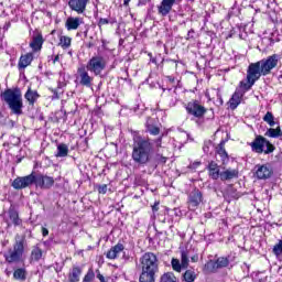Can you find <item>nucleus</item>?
Masks as SVG:
<instances>
[{"label":"nucleus","instance_id":"obj_1","mask_svg":"<svg viewBox=\"0 0 282 282\" xmlns=\"http://www.w3.org/2000/svg\"><path fill=\"white\" fill-rule=\"evenodd\" d=\"M281 58V54H272L259 62L251 63L247 69V79L240 82V87H242L245 91H250L254 83L259 80L261 76H269V74H272V69L279 67Z\"/></svg>","mask_w":282,"mask_h":282},{"label":"nucleus","instance_id":"obj_2","mask_svg":"<svg viewBox=\"0 0 282 282\" xmlns=\"http://www.w3.org/2000/svg\"><path fill=\"white\" fill-rule=\"evenodd\" d=\"M132 149V160L137 164H149L151 161V151H153V144L149 139H142V137H135Z\"/></svg>","mask_w":282,"mask_h":282},{"label":"nucleus","instance_id":"obj_3","mask_svg":"<svg viewBox=\"0 0 282 282\" xmlns=\"http://www.w3.org/2000/svg\"><path fill=\"white\" fill-rule=\"evenodd\" d=\"M1 100L8 105L14 116L23 115V94L19 88H8L0 95Z\"/></svg>","mask_w":282,"mask_h":282},{"label":"nucleus","instance_id":"obj_4","mask_svg":"<svg viewBox=\"0 0 282 282\" xmlns=\"http://www.w3.org/2000/svg\"><path fill=\"white\" fill-rule=\"evenodd\" d=\"M25 252V236L15 235L12 248H9L4 253V261L9 264L21 263Z\"/></svg>","mask_w":282,"mask_h":282},{"label":"nucleus","instance_id":"obj_5","mask_svg":"<svg viewBox=\"0 0 282 282\" xmlns=\"http://www.w3.org/2000/svg\"><path fill=\"white\" fill-rule=\"evenodd\" d=\"M141 272H150L153 274H158L160 272V261L158 260V256L153 252H145L140 258Z\"/></svg>","mask_w":282,"mask_h":282},{"label":"nucleus","instance_id":"obj_6","mask_svg":"<svg viewBox=\"0 0 282 282\" xmlns=\"http://www.w3.org/2000/svg\"><path fill=\"white\" fill-rule=\"evenodd\" d=\"M249 147H251V151L253 153H264V155H270V153H274V144H272L268 139H265L263 135H256L254 140L249 143Z\"/></svg>","mask_w":282,"mask_h":282},{"label":"nucleus","instance_id":"obj_7","mask_svg":"<svg viewBox=\"0 0 282 282\" xmlns=\"http://www.w3.org/2000/svg\"><path fill=\"white\" fill-rule=\"evenodd\" d=\"M107 67V59L100 55L93 56L86 64L87 72H90L95 76H100Z\"/></svg>","mask_w":282,"mask_h":282},{"label":"nucleus","instance_id":"obj_8","mask_svg":"<svg viewBox=\"0 0 282 282\" xmlns=\"http://www.w3.org/2000/svg\"><path fill=\"white\" fill-rule=\"evenodd\" d=\"M191 259V253L188 252V249L181 250V262L180 259L173 258L171 260V265L174 272H182V270H186L188 268V263Z\"/></svg>","mask_w":282,"mask_h":282},{"label":"nucleus","instance_id":"obj_9","mask_svg":"<svg viewBox=\"0 0 282 282\" xmlns=\"http://www.w3.org/2000/svg\"><path fill=\"white\" fill-rule=\"evenodd\" d=\"M36 182V174L31 173L26 176H19L12 182V187L15 188V191H21L23 188H29V186H32V184H35Z\"/></svg>","mask_w":282,"mask_h":282},{"label":"nucleus","instance_id":"obj_10","mask_svg":"<svg viewBox=\"0 0 282 282\" xmlns=\"http://www.w3.org/2000/svg\"><path fill=\"white\" fill-rule=\"evenodd\" d=\"M203 202L204 195L202 194V191L195 188L188 194L187 206L189 210H197Z\"/></svg>","mask_w":282,"mask_h":282},{"label":"nucleus","instance_id":"obj_11","mask_svg":"<svg viewBox=\"0 0 282 282\" xmlns=\"http://www.w3.org/2000/svg\"><path fill=\"white\" fill-rule=\"evenodd\" d=\"M185 109L187 113H189V116H194V118H204L206 115V107L202 106L197 100L189 101Z\"/></svg>","mask_w":282,"mask_h":282},{"label":"nucleus","instance_id":"obj_12","mask_svg":"<svg viewBox=\"0 0 282 282\" xmlns=\"http://www.w3.org/2000/svg\"><path fill=\"white\" fill-rule=\"evenodd\" d=\"M77 80L83 87H91L94 85V77L89 76L85 66L77 68Z\"/></svg>","mask_w":282,"mask_h":282},{"label":"nucleus","instance_id":"obj_13","mask_svg":"<svg viewBox=\"0 0 282 282\" xmlns=\"http://www.w3.org/2000/svg\"><path fill=\"white\" fill-rule=\"evenodd\" d=\"M240 89H237L234 95L231 96V98L229 99V107L230 109L235 110L237 109V107H239V105H241V100L243 98V95L246 94L243 87H241V84H239Z\"/></svg>","mask_w":282,"mask_h":282},{"label":"nucleus","instance_id":"obj_14","mask_svg":"<svg viewBox=\"0 0 282 282\" xmlns=\"http://www.w3.org/2000/svg\"><path fill=\"white\" fill-rule=\"evenodd\" d=\"M87 3H89V0H69L68 8H70L73 12H77V14H85Z\"/></svg>","mask_w":282,"mask_h":282},{"label":"nucleus","instance_id":"obj_15","mask_svg":"<svg viewBox=\"0 0 282 282\" xmlns=\"http://www.w3.org/2000/svg\"><path fill=\"white\" fill-rule=\"evenodd\" d=\"M35 186L39 188H52L54 186V177L47 175H35Z\"/></svg>","mask_w":282,"mask_h":282},{"label":"nucleus","instance_id":"obj_16","mask_svg":"<svg viewBox=\"0 0 282 282\" xmlns=\"http://www.w3.org/2000/svg\"><path fill=\"white\" fill-rule=\"evenodd\" d=\"M229 263L230 261L228 260V258H218L216 261L207 262L206 268L207 270H209V272H217V270H219L220 268H228Z\"/></svg>","mask_w":282,"mask_h":282},{"label":"nucleus","instance_id":"obj_17","mask_svg":"<svg viewBox=\"0 0 282 282\" xmlns=\"http://www.w3.org/2000/svg\"><path fill=\"white\" fill-rule=\"evenodd\" d=\"M176 1L177 0H162L161 4L158 7L159 14H161V17L169 15Z\"/></svg>","mask_w":282,"mask_h":282},{"label":"nucleus","instance_id":"obj_18","mask_svg":"<svg viewBox=\"0 0 282 282\" xmlns=\"http://www.w3.org/2000/svg\"><path fill=\"white\" fill-rule=\"evenodd\" d=\"M83 23H85L83 18L69 17V18H67V20L65 22V28L68 32H72V30H78V28H80V25H83Z\"/></svg>","mask_w":282,"mask_h":282},{"label":"nucleus","instance_id":"obj_19","mask_svg":"<svg viewBox=\"0 0 282 282\" xmlns=\"http://www.w3.org/2000/svg\"><path fill=\"white\" fill-rule=\"evenodd\" d=\"M272 176V170L268 165H256V177L268 180Z\"/></svg>","mask_w":282,"mask_h":282},{"label":"nucleus","instance_id":"obj_20","mask_svg":"<svg viewBox=\"0 0 282 282\" xmlns=\"http://www.w3.org/2000/svg\"><path fill=\"white\" fill-rule=\"evenodd\" d=\"M43 43V34L37 32L36 34L33 35L32 41L30 42V47L33 52H41Z\"/></svg>","mask_w":282,"mask_h":282},{"label":"nucleus","instance_id":"obj_21","mask_svg":"<svg viewBox=\"0 0 282 282\" xmlns=\"http://www.w3.org/2000/svg\"><path fill=\"white\" fill-rule=\"evenodd\" d=\"M120 252H124V245L118 242L107 251L106 257L107 259L116 260L118 259V254H120Z\"/></svg>","mask_w":282,"mask_h":282},{"label":"nucleus","instance_id":"obj_22","mask_svg":"<svg viewBox=\"0 0 282 282\" xmlns=\"http://www.w3.org/2000/svg\"><path fill=\"white\" fill-rule=\"evenodd\" d=\"M83 275V267L73 265L68 272V282H79Z\"/></svg>","mask_w":282,"mask_h":282},{"label":"nucleus","instance_id":"obj_23","mask_svg":"<svg viewBox=\"0 0 282 282\" xmlns=\"http://www.w3.org/2000/svg\"><path fill=\"white\" fill-rule=\"evenodd\" d=\"M207 171L212 180H217L218 177H221L219 165L215 161L209 162Z\"/></svg>","mask_w":282,"mask_h":282},{"label":"nucleus","instance_id":"obj_24","mask_svg":"<svg viewBox=\"0 0 282 282\" xmlns=\"http://www.w3.org/2000/svg\"><path fill=\"white\" fill-rule=\"evenodd\" d=\"M25 100L33 107V105L36 104V100L41 98V95H39V91L33 90L32 88H28L26 93L24 94Z\"/></svg>","mask_w":282,"mask_h":282},{"label":"nucleus","instance_id":"obj_25","mask_svg":"<svg viewBox=\"0 0 282 282\" xmlns=\"http://www.w3.org/2000/svg\"><path fill=\"white\" fill-rule=\"evenodd\" d=\"M32 61H34V55H32L31 53L21 55L19 63H18L19 69H25V67H29V65L32 64Z\"/></svg>","mask_w":282,"mask_h":282},{"label":"nucleus","instance_id":"obj_26","mask_svg":"<svg viewBox=\"0 0 282 282\" xmlns=\"http://www.w3.org/2000/svg\"><path fill=\"white\" fill-rule=\"evenodd\" d=\"M216 153H217V155H219L223 164H228L230 159L228 156V152H226L224 142H220L219 145L216 148Z\"/></svg>","mask_w":282,"mask_h":282},{"label":"nucleus","instance_id":"obj_27","mask_svg":"<svg viewBox=\"0 0 282 282\" xmlns=\"http://www.w3.org/2000/svg\"><path fill=\"white\" fill-rule=\"evenodd\" d=\"M235 177H239L238 170L228 169L224 172H220L221 182H227L228 180H235Z\"/></svg>","mask_w":282,"mask_h":282},{"label":"nucleus","instance_id":"obj_28","mask_svg":"<svg viewBox=\"0 0 282 282\" xmlns=\"http://www.w3.org/2000/svg\"><path fill=\"white\" fill-rule=\"evenodd\" d=\"M69 154V147L65 143H61L57 145V153L55 154L56 158H67Z\"/></svg>","mask_w":282,"mask_h":282},{"label":"nucleus","instance_id":"obj_29","mask_svg":"<svg viewBox=\"0 0 282 282\" xmlns=\"http://www.w3.org/2000/svg\"><path fill=\"white\" fill-rule=\"evenodd\" d=\"M41 259H43V250H41L39 245H36L31 251V261H41Z\"/></svg>","mask_w":282,"mask_h":282},{"label":"nucleus","instance_id":"obj_30","mask_svg":"<svg viewBox=\"0 0 282 282\" xmlns=\"http://www.w3.org/2000/svg\"><path fill=\"white\" fill-rule=\"evenodd\" d=\"M139 282H155V273L141 271Z\"/></svg>","mask_w":282,"mask_h":282},{"label":"nucleus","instance_id":"obj_31","mask_svg":"<svg viewBox=\"0 0 282 282\" xmlns=\"http://www.w3.org/2000/svg\"><path fill=\"white\" fill-rule=\"evenodd\" d=\"M58 45L62 47V50H69V47H72V37L61 35Z\"/></svg>","mask_w":282,"mask_h":282},{"label":"nucleus","instance_id":"obj_32","mask_svg":"<svg viewBox=\"0 0 282 282\" xmlns=\"http://www.w3.org/2000/svg\"><path fill=\"white\" fill-rule=\"evenodd\" d=\"M267 138H281L282 137V131L281 127H278L275 129L269 128L267 132L264 133Z\"/></svg>","mask_w":282,"mask_h":282},{"label":"nucleus","instance_id":"obj_33","mask_svg":"<svg viewBox=\"0 0 282 282\" xmlns=\"http://www.w3.org/2000/svg\"><path fill=\"white\" fill-rule=\"evenodd\" d=\"M26 278H28V273L25 269H17L13 272V279H15V281H25Z\"/></svg>","mask_w":282,"mask_h":282},{"label":"nucleus","instance_id":"obj_34","mask_svg":"<svg viewBox=\"0 0 282 282\" xmlns=\"http://www.w3.org/2000/svg\"><path fill=\"white\" fill-rule=\"evenodd\" d=\"M117 23L116 18H100L98 21V26L102 28V25H113Z\"/></svg>","mask_w":282,"mask_h":282},{"label":"nucleus","instance_id":"obj_35","mask_svg":"<svg viewBox=\"0 0 282 282\" xmlns=\"http://www.w3.org/2000/svg\"><path fill=\"white\" fill-rule=\"evenodd\" d=\"M147 131L150 135H160V127L153 126L150 121H147Z\"/></svg>","mask_w":282,"mask_h":282},{"label":"nucleus","instance_id":"obj_36","mask_svg":"<svg viewBox=\"0 0 282 282\" xmlns=\"http://www.w3.org/2000/svg\"><path fill=\"white\" fill-rule=\"evenodd\" d=\"M195 279H197V275H195V271H193V270H187L183 274L184 282H195Z\"/></svg>","mask_w":282,"mask_h":282},{"label":"nucleus","instance_id":"obj_37","mask_svg":"<svg viewBox=\"0 0 282 282\" xmlns=\"http://www.w3.org/2000/svg\"><path fill=\"white\" fill-rule=\"evenodd\" d=\"M160 282H177V278L173 272H166L161 276Z\"/></svg>","mask_w":282,"mask_h":282},{"label":"nucleus","instance_id":"obj_38","mask_svg":"<svg viewBox=\"0 0 282 282\" xmlns=\"http://www.w3.org/2000/svg\"><path fill=\"white\" fill-rule=\"evenodd\" d=\"M264 122L269 124V127H274L276 123L274 122V115L271 111H268L263 117Z\"/></svg>","mask_w":282,"mask_h":282},{"label":"nucleus","instance_id":"obj_39","mask_svg":"<svg viewBox=\"0 0 282 282\" xmlns=\"http://www.w3.org/2000/svg\"><path fill=\"white\" fill-rule=\"evenodd\" d=\"M9 218L14 226H21V220L19 219V214L17 212H9Z\"/></svg>","mask_w":282,"mask_h":282},{"label":"nucleus","instance_id":"obj_40","mask_svg":"<svg viewBox=\"0 0 282 282\" xmlns=\"http://www.w3.org/2000/svg\"><path fill=\"white\" fill-rule=\"evenodd\" d=\"M95 279H96V273L94 272V269H88L87 273L83 279V282H94Z\"/></svg>","mask_w":282,"mask_h":282},{"label":"nucleus","instance_id":"obj_41","mask_svg":"<svg viewBox=\"0 0 282 282\" xmlns=\"http://www.w3.org/2000/svg\"><path fill=\"white\" fill-rule=\"evenodd\" d=\"M273 253L276 256V257H280V254H282V240H280L278 242V245H275L273 247Z\"/></svg>","mask_w":282,"mask_h":282},{"label":"nucleus","instance_id":"obj_42","mask_svg":"<svg viewBox=\"0 0 282 282\" xmlns=\"http://www.w3.org/2000/svg\"><path fill=\"white\" fill-rule=\"evenodd\" d=\"M210 147H213L212 141H205L203 145L204 153H210Z\"/></svg>","mask_w":282,"mask_h":282},{"label":"nucleus","instance_id":"obj_43","mask_svg":"<svg viewBox=\"0 0 282 282\" xmlns=\"http://www.w3.org/2000/svg\"><path fill=\"white\" fill-rule=\"evenodd\" d=\"M98 193H100L101 195L107 194V185H106V184L100 185V186L98 187Z\"/></svg>","mask_w":282,"mask_h":282},{"label":"nucleus","instance_id":"obj_44","mask_svg":"<svg viewBox=\"0 0 282 282\" xmlns=\"http://www.w3.org/2000/svg\"><path fill=\"white\" fill-rule=\"evenodd\" d=\"M159 210H160V202H156L152 206V213H158Z\"/></svg>","mask_w":282,"mask_h":282},{"label":"nucleus","instance_id":"obj_45","mask_svg":"<svg viewBox=\"0 0 282 282\" xmlns=\"http://www.w3.org/2000/svg\"><path fill=\"white\" fill-rule=\"evenodd\" d=\"M97 279L100 281V282H107L105 281V275L100 273V270H97Z\"/></svg>","mask_w":282,"mask_h":282},{"label":"nucleus","instance_id":"obj_46","mask_svg":"<svg viewBox=\"0 0 282 282\" xmlns=\"http://www.w3.org/2000/svg\"><path fill=\"white\" fill-rule=\"evenodd\" d=\"M154 144H155V147H156L158 149H160V147H162V137H160L159 139H156V140L154 141Z\"/></svg>","mask_w":282,"mask_h":282},{"label":"nucleus","instance_id":"obj_47","mask_svg":"<svg viewBox=\"0 0 282 282\" xmlns=\"http://www.w3.org/2000/svg\"><path fill=\"white\" fill-rule=\"evenodd\" d=\"M200 165H202V162L196 161V162L192 163V164L189 165V167H191V169H197V167L200 166Z\"/></svg>","mask_w":282,"mask_h":282},{"label":"nucleus","instance_id":"obj_48","mask_svg":"<svg viewBox=\"0 0 282 282\" xmlns=\"http://www.w3.org/2000/svg\"><path fill=\"white\" fill-rule=\"evenodd\" d=\"M193 34H195V30L191 29L188 32H187V41L188 39H193Z\"/></svg>","mask_w":282,"mask_h":282},{"label":"nucleus","instance_id":"obj_49","mask_svg":"<svg viewBox=\"0 0 282 282\" xmlns=\"http://www.w3.org/2000/svg\"><path fill=\"white\" fill-rule=\"evenodd\" d=\"M42 235L43 237H47V235H50V230H47L45 227H42Z\"/></svg>","mask_w":282,"mask_h":282},{"label":"nucleus","instance_id":"obj_50","mask_svg":"<svg viewBox=\"0 0 282 282\" xmlns=\"http://www.w3.org/2000/svg\"><path fill=\"white\" fill-rule=\"evenodd\" d=\"M151 0H139V6H147Z\"/></svg>","mask_w":282,"mask_h":282},{"label":"nucleus","instance_id":"obj_51","mask_svg":"<svg viewBox=\"0 0 282 282\" xmlns=\"http://www.w3.org/2000/svg\"><path fill=\"white\" fill-rule=\"evenodd\" d=\"M193 263H197V261L199 260L198 256H193L192 258Z\"/></svg>","mask_w":282,"mask_h":282},{"label":"nucleus","instance_id":"obj_52","mask_svg":"<svg viewBox=\"0 0 282 282\" xmlns=\"http://www.w3.org/2000/svg\"><path fill=\"white\" fill-rule=\"evenodd\" d=\"M160 162H161L162 164H166V158L161 156V158H160Z\"/></svg>","mask_w":282,"mask_h":282},{"label":"nucleus","instance_id":"obj_53","mask_svg":"<svg viewBox=\"0 0 282 282\" xmlns=\"http://www.w3.org/2000/svg\"><path fill=\"white\" fill-rule=\"evenodd\" d=\"M59 56L58 55H56L55 57H54V59H53V63H58V61H59Z\"/></svg>","mask_w":282,"mask_h":282},{"label":"nucleus","instance_id":"obj_54","mask_svg":"<svg viewBox=\"0 0 282 282\" xmlns=\"http://www.w3.org/2000/svg\"><path fill=\"white\" fill-rule=\"evenodd\" d=\"M130 2H131V0H124V1H123V6L127 7V6H129Z\"/></svg>","mask_w":282,"mask_h":282},{"label":"nucleus","instance_id":"obj_55","mask_svg":"<svg viewBox=\"0 0 282 282\" xmlns=\"http://www.w3.org/2000/svg\"><path fill=\"white\" fill-rule=\"evenodd\" d=\"M123 259H127V254L123 252Z\"/></svg>","mask_w":282,"mask_h":282},{"label":"nucleus","instance_id":"obj_56","mask_svg":"<svg viewBox=\"0 0 282 282\" xmlns=\"http://www.w3.org/2000/svg\"><path fill=\"white\" fill-rule=\"evenodd\" d=\"M280 78H282V70H281V73H280Z\"/></svg>","mask_w":282,"mask_h":282},{"label":"nucleus","instance_id":"obj_57","mask_svg":"<svg viewBox=\"0 0 282 282\" xmlns=\"http://www.w3.org/2000/svg\"><path fill=\"white\" fill-rule=\"evenodd\" d=\"M55 31H52V34H54Z\"/></svg>","mask_w":282,"mask_h":282}]
</instances>
